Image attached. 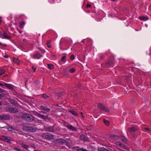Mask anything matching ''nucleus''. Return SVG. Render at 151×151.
<instances>
[{"instance_id":"5fc2aeb1","label":"nucleus","mask_w":151,"mask_h":151,"mask_svg":"<svg viewBox=\"0 0 151 151\" xmlns=\"http://www.w3.org/2000/svg\"><path fill=\"white\" fill-rule=\"evenodd\" d=\"M2 105V103L1 101H0V106H1Z\"/></svg>"},{"instance_id":"6e6d98bb","label":"nucleus","mask_w":151,"mask_h":151,"mask_svg":"<svg viewBox=\"0 0 151 151\" xmlns=\"http://www.w3.org/2000/svg\"><path fill=\"white\" fill-rule=\"evenodd\" d=\"M126 113H123V115H124V116H125V115H126Z\"/></svg>"},{"instance_id":"423d86ee","label":"nucleus","mask_w":151,"mask_h":151,"mask_svg":"<svg viewBox=\"0 0 151 151\" xmlns=\"http://www.w3.org/2000/svg\"><path fill=\"white\" fill-rule=\"evenodd\" d=\"M0 35L2 39H5L8 40H10L11 37L10 36H8L4 32H0Z\"/></svg>"},{"instance_id":"a878e982","label":"nucleus","mask_w":151,"mask_h":151,"mask_svg":"<svg viewBox=\"0 0 151 151\" xmlns=\"http://www.w3.org/2000/svg\"><path fill=\"white\" fill-rule=\"evenodd\" d=\"M139 18L140 20L145 21L147 20L148 19V18L147 17L141 16L139 17Z\"/></svg>"},{"instance_id":"13d9d810","label":"nucleus","mask_w":151,"mask_h":151,"mask_svg":"<svg viewBox=\"0 0 151 151\" xmlns=\"http://www.w3.org/2000/svg\"><path fill=\"white\" fill-rule=\"evenodd\" d=\"M18 30L19 32L21 34L22 33V31H21L19 30L18 29Z\"/></svg>"},{"instance_id":"412c9836","label":"nucleus","mask_w":151,"mask_h":151,"mask_svg":"<svg viewBox=\"0 0 151 151\" xmlns=\"http://www.w3.org/2000/svg\"><path fill=\"white\" fill-rule=\"evenodd\" d=\"M79 147L78 146H76L75 147V148L77 149L76 150L77 151H88L87 150L84 149L83 148H79Z\"/></svg>"},{"instance_id":"338daca9","label":"nucleus","mask_w":151,"mask_h":151,"mask_svg":"<svg viewBox=\"0 0 151 151\" xmlns=\"http://www.w3.org/2000/svg\"><path fill=\"white\" fill-rule=\"evenodd\" d=\"M66 41H67V40H66Z\"/></svg>"},{"instance_id":"2f4dec72","label":"nucleus","mask_w":151,"mask_h":151,"mask_svg":"<svg viewBox=\"0 0 151 151\" xmlns=\"http://www.w3.org/2000/svg\"><path fill=\"white\" fill-rule=\"evenodd\" d=\"M99 57L101 60H103L105 58L104 55L103 54H100L99 55Z\"/></svg>"},{"instance_id":"2eb2a0df","label":"nucleus","mask_w":151,"mask_h":151,"mask_svg":"<svg viewBox=\"0 0 151 151\" xmlns=\"http://www.w3.org/2000/svg\"><path fill=\"white\" fill-rule=\"evenodd\" d=\"M129 131L131 132H134L137 130V129L136 127L134 126L132 127H131L129 128H128Z\"/></svg>"},{"instance_id":"f257e3e1","label":"nucleus","mask_w":151,"mask_h":151,"mask_svg":"<svg viewBox=\"0 0 151 151\" xmlns=\"http://www.w3.org/2000/svg\"><path fill=\"white\" fill-rule=\"evenodd\" d=\"M22 117L27 122H31L35 120L34 117L29 114L24 113L23 114Z\"/></svg>"},{"instance_id":"f3484780","label":"nucleus","mask_w":151,"mask_h":151,"mask_svg":"<svg viewBox=\"0 0 151 151\" xmlns=\"http://www.w3.org/2000/svg\"><path fill=\"white\" fill-rule=\"evenodd\" d=\"M68 111L70 112V113L72 114L73 115H74L75 116H77L78 115V114L77 113V112L75 111L74 110L72 109H69L68 110Z\"/></svg>"},{"instance_id":"f704fd0d","label":"nucleus","mask_w":151,"mask_h":151,"mask_svg":"<svg viewBox=\"0 0 151 151\" xmlns=\"http://www.w3.org/2000/svg\"><path fill=\"white\" fill-rule=\"evenodd\" d=\"M66 58V57L65 56H63L61 59V61L63 62H65V61Z\"/></svg>"},{"instance_id":"c9c22d12","label":"nucleus","mask_w":151,"mask_h":151,"mask_svg":"<svg viewBox=\"0 0 151 151\" xmlns=\"http://www.w3.org/2000/svg\"><path fill=\"white\" fill-rule=\"evenodd\" d=\"M5 93H0V99L4 97L5 96Z\"/></svg>"},{"instance_id":"680f3d73","label":"nucleus","mask_w":151,"mask_h":151,"mask_svg":"<svg viewBox=\"0 0 151 151\" xmlns=\"http://www.w3.org/2000/svg\"><path fill=\"white\" fill-rule=\"evenodd\" d=\"M126 79L127 80H128V77H127L126 78Z\"/></svg>"},{"instance_id":"49530a36","label":"nucleus","mask_w":151,"mask_h":151,"mask_svg":"<svg viewBox=\"0 0 151 151\" xmlns=\"http://www.w3.org/2000/svg\"><path fill=\"white\" fill-rule=\"evenodd\" d=\"M32 68L33 70V71H34V72H35L36 69V67L33 66L32 67Z\"/></svg>"},{"instance_id":"ea45409f","label":"nucleus","mask_w":151,"mask_h":151,"mask_svg":"<svg viewBox=\"0 0 151 151\" xmlns=\"http://www.w3.org/2000/svg\"><path fill=\"white\" fill-rule=\"evenodd\" d=\"M42 97L43 98H49V97L46 94H42Z\"/></svg>"},{"instance_id":"20e7f679","label":"nucleus","mask_w":151,"mask_h":151,"mask_svg":"<svg viewBox=\"0 0 151 151\" xmlns=\"http://www.w3.org/2000/svg\"><path fill=\"white\" fill-rule=\"evenodd\" d=\"M97 106L101 110L107 113L110 112V110L102 104L99 103L97 104Z\"/></svg>"},{"instance_id":"7ed1b4c3","label":"nucleus","mask_w":151,"mask_h":151,"mask_svg":"<svg viewBox=\"0 0 151 151\" xmlns=\"http://www.w3.org/2000/svg\"><path fill=\"white\" fill-rule=\"evenodd\" d=\"M41 137L43 139L50 140L53 139L54 136L50 133H43L41 134Z\"/></svg>"},{"instance_id":"6ab92c4d","label":"nucleus","mask_w":151,"mask_h":151,"mask_svg":"<svg viewBox=\"0 0 151 151\" xmlns=\"http://www.w3.org/2000/svg\"><path fill=\"white\" fill-rule=\"evenodd\" d=\"M69 129L72 131H76V129L75 127H73L72 126L70 125H67L66 126Z\"/></svg>"},{"instance_id":"4c0bfd02","label":"nucleus","mask_w":151,"mask_h":151,"mask_svg":"<svg viewBox=\"0 0 151 151\" xmlns=\"http://www.w3.org/2000/svg\"><path fill=\"white\" fill-rule=\"evenodd\" d=\"M21 145L22 146V147L28 150V148L29 147L28 145L24 144H23V145Z\"/></svg>"},{"instance_id":"393cba45","label":"nucleus","mask_w":151,"mask_h":151,"mask_svg":"<svg viewBox=\"0 0 151 151\" xmlns=\"http://www.w3.org/2000/svg\"><path fill=\"white\" fill-rule=\"evenodd\" d=\"M25 24V22H20L19 23V27L20 28H23Z\"/></svg>"},{"instance_id":"bf43d9fd","label":"nucleus","mask_w":151,"mask_h":151,"mask_svg":"<svg viewBox=\"0 0 151 151\" xmlns=\"http://www.w3.org/2000/svg\"><path fill=\"white\" fill-rule=\"evenodd\" d=\"M22 143H21V144H20V145H23V144H23V142H22Z\"/></svg>"},{"instance_id":"f8f14e48","label":"nucleus","mask_w":151,"mask_h":151,"mask_svg":"<svg viewBox=\"0 0 151 151\" xmlns=\"http://www.w3.org/2000/svg\"><path fill=\"white\" fill-rule=\"evenodd\" d=\"M9 101L10 103L12 104L14 106H17L18 104L17 101H15L12 100L11 98L9 99Z\"/></svg>"},{"instance_id":"0e129e2a","label":"nucleus","mask_w":151,"mask_h":151,"mask_svg":"<svg viewBox=\"0 0 151 151\" xmlns=\"http://www.w3.org/2000/svg\"><path fill=\"white\" fill-rule=\"evenodd\" d=\"M55 106H59L58 104H57L56 105H55Z\"/></svg>"},{"instance_id":"a18cd8bd","label":"nucleus","mask_w":151,"mask_h":151,"mask_svg":"<svg viewBox=\"0 0 151 151\" xmlns=\"http://www.w3.org/2000/svg\"><path fill=\"white\" fill-rule=\"evenodd\" d=\"M35 121L38 123H42L41 122V121L38 119H36L35 120Z\"/></svg>"},{"instance_id":"8fccbe9b","label":"nucleus","mask_w":151,"mask_h":151,"mask_svg":"<svg viewBox=\"0 0 151 151\" xmlns=\"http://www.w3.org/2000/svg\"><path fill=\"white\" fill-rule=\"evenodd\" d=\"M4 57L5 58H8L9 57V56L8 55H5L4 56Z\"/></svg>"},{"instance_id":"5701e85b","label":"nucleus","mask_w":151,"mask_h":151,"mask_svg":"<svg viewBox=\"0 0 151 151\" xmlns=\"http://www.w3.org/2000/svg\"><path fill=\"white\" fill-rule=\"evenodd\" d=\"M97 150L98 151H109L108 150L103 147H99L98 148Z\"/></svg>"},{"instance_id":"e433bc0d","label":"nucleus","mask_w":151,"mask_h":151,"mask_svg":"<svg viewBox=\"0 0 151 151\" xmlns=\"http://www.w3.org/2000/svg\"><path fill=\"white\" fill-rule=\"evenodd\" d=\"M40 114V113L38 112H36V111H35L34 112V114L35 115L37 116H38V117H39Z\"/></svg>"},{"instance_id":"7c9ffc66","label":"nucleus","mask_w":151,"mask_h":151,"mask_svg":"<svg viewBox=\"0 0 151 151\" xmlns=\"http://www.w3.org/2000/svg\"><path fill=\"white\" fill-rule=\"evenodd\" d=\"M48 67L50 69H52L54 68V65L51 64H49L47 65Z\"/></svg>"},{"instance_id":"9d476101","label":"nucleus","mask_w":151,"mask_h":151,"mask_svg":"<svg viewBox=\"0 0 151 151\" xmlns=\"http://www.w3.org/2000/svg\"><path fill=\"white\" fill-rule=\"evenodd\" d=\"M81 140L84 141H89V138L83 134L81 135L80 137Z\"/></svg>"},{"instance_id":"f03ea898","label":"nucleus","mask_w":151,"mask_h":151,"mask_svg":"<svg viewBox=\"0 0 151 151\" xmlns=\"http://www.w3.org/2000/svg\"><path fill=\"white\" fill-rule=\"evenodd\" d=\"M23 130L24 131L33 132L36 131L37 129L33 127L27 126H24L23 128Z\"/></svg>"},{"instance_id":"de8ad7c7","label":"nucleus","mask_w":151,"mask_h":151,"mask_svg":"<svg viewBox=\"0 0 151 151\" xmlns=\"http://www.w3.org/2000/svg\"><path fill=\"white\" fill-rule=\"evenodd\" d=\"M5 90L1 88H0V93H3L4 92Z\"/></svg>"},{"instance_id":"09e8293b","label":"nucleus","mask_w":151,"mask_h":151,"mask_svg":"<svg viewBox=\"0 0 151 151\" xmlns=\"http://www.w3.org/2000/svg\"><path fill=\"white\" fill-rule=\"evenodd\" d=\"M91 5L90 4H87L86 6L87 8H88L91 7Z\"/></svg>"},{"instance_id":"c03bdc74","label":"nucleus","mask_w":151,"mask_h":151,"mask_svg":"<svg viewBox=\"0 0 151 151\" xmlns=\"http://www.w3.org/2000/svg\"><path fill=\"white\" fill-rule=\"evenodd\" d=\"M5 141L7 142H8V143H10L11 142V140L10 139H8L6 138L5 139Z\"/></svg>"},{"instance_id":"4d7b16f0","label":"nucleus","mask_w":151,"mask_h":151,"mask_svg":"<svg viewBox=\"0 0 151 151\" xmlns=\"http://www.w3.org/2000/svg\"><path fill=\"white\" fill-rule=\"evenodd\" d=\"M81 42H83V43H84V40H83L82 41H81Z\"/></svg>"},{"instance_id":"37998d69","label":"nucleus","mask_w":151,"mask_h":151,"mask_svg":"<svg viewBox=\"0 0 151 151\" xmlns=\"http://www.w3.org/2000/svg\"><path fill=\"white\" fill-rule=\"evenodd\" d=\"M0 45H1V46H2V47H6L7 46V45L6 44H3V43H1V42H0Z\"/></svg>"},{"instance_id":"a19ab883","label":"nucleus","mask_w":151,"mask_h":151,"mask_svg":"<svg viewBox=\"0 0 151 151\" xmlns=\"http://www.w3.org/2000/svg\"><path fill=\"white\" fill-rule=\"evenodd\" d=\"M75 58L74 55L73 54H72L71 55L70 57V59L71 60H73Z\"/></svg>"},{"instance_id":"864d4df0","label":"nucleus","mask_w":151,"mask_h":151,"mask_svg":"<svg viewBox=\"0 0 151 151\" xmlns=\"http://www.w3.org/2000/svg\"><path fill=\"white\" fill-rule=\"evenodd\" d=\"M39 49H40V50H42V52H43H43H44V50H42L41 49V48H39Z\"/></svg>"},{"instance_id":"a211bd4d","label":"nucleus","mask_w":151,"mask_h":151,"mask_svg":"<svg viewBox=\"0 0 151 151\" xmlns=\"http://www.w3.org/2000/svg\"><path fill=\"white\" fill-rule=\"evenodd\" d=\"M39 117L45 120L47 119L48 118V116H45L41 114H40Z\"/></svg>"},{"instance_id":"4468645a","label":"nucleus","mask_w":151,"mask_h":151,"mask_svg":"<svg viewBox=\"0 0 151 151\" xmlns=\"http://www.w3.org/2000/svg\"><path fill=\"white\" fill-rule=\"evenodd\" d=\"M40 108L41 109L47 112H49L50 110V108L45 106H40Z\"/></svg>"},{"instance_id":"72a5a7b5","label":"nucleus","mask_w":151,"mask_h":151,"mask_svg":"<svg viewBox=\"0 0 151 151\" xmlns=\"http://www.w3.org/2000/svg\"><path fill=\"white\" fill-rule=\"evenodd\" d=\"M5 72V70L3 69H0V75H1L4 74Z\"/></svg>"},{"instance_id":"cd10ccee","label":"nucleus","mask_w":151,"mask_h":151,"mask_svg":"<svg viewBox=\"0 0 151 151\" xmlns=\"http://www.w3.org/2000/svg\"><path fill=\"white\" fill-rule=\"evenodd\" d=\"M143 131L145 132L148 131L150 132L151 131V129L148 127H145L143 128Z\"/></svg>"},{"instance_id":"c85d7f7f","label":"nucleus","mask_w":151,"mask_h":151,"mask_svg":"<svg viewBox=\"0 0 151 151\" xmlns=\"http://www.w3.org/2000/svg\"><path fill=\"white\" fill-rule=\"evenodd\" d=\"M12 106L10 107H7L6 108L5 110L6 111L9 112H11Z\"/></svg>"},{"instance_id":"0eeeda50","label":"nucleus","mask_w":151,"mask_h":151,"mask_svg":"<svg viewBox=\"0 0 151 151\" xmlns=\"http://www.w3.org/2000/svg\"><path fill=\"white\" fill-rule=\"evenodd\" d=\"M10 116L9 115L3 114L0 115V120H8L10 119Z\"/></svg>"},{"instance_id":"e2e57ef3","label":"nucleus","mask_w":151,"mask_h":151,"mask_svg":"<svg viewBox=\"0 0 151 151\" xmlns=\"http://www.w3.org/2000/svg\"><path fill=\"white\" fill-rule=\"evenodd\" d=\"M82 115V116L83 117V118H84V116L83 115Z\"/></svg>"},{"instance_id":"39448f33","label":"nucleus","mask_w":151,"mask_h":151,"mask_svg":"<svg viewBox=\"0 0 151 151\" xmlns=\"http://www.w3.org/2000/svg\"><path fill=\"white\" fill-rule=\"evenodd\" d=\"M114 58H112L111 59L109 60L104 65V67L106 68L111 66H113V65L114 63Z\"/></svg>"},{"instance_id":"603ef678","label":"nucleus","mask_w":151,"mask_h":151,"mask_svg":"<svg viewBox=\"0 0 151 151\" xmlns=\"http://www.w3.org/2000/svg\"><path fill=\"white\" fill-rule=\"evenodd\" d=\"M0 85L1 86H4V85L3 84H1V83H0Z\"/></svg>"},{"instance_id":"69168bd1","label":"nucleus","mask_w":151,"mask_h":151,"mask_svg":"<svg viewBox=\"0 0 151 151\" xmlns=\"http://www.w3.org/2000/svg\"><path fill=\"white\" fill-rule=\"evenodd\" d=\"M81 114V115H83L82 114V112H81V113H80Z\"/></svg>"},{"instance_id":"6e6552de","label":"nucleus","mask_w":151,"mask_h":151,"mask_svg":"<svg viewBox=\"0 0 151 151\" xmlns=\"http://www.w3.org/2000/svg\"><path fill=\"white\" fill-rule=\"evenodd\" d=\"M116 145H118L120 147L122 148L123 149L127 150V151H129L130 150V149L129 147H128L122 144V143L117 142L116 143Z\"/></svg>"},{"instance_id":"aec40b11","label":"nucleus","mask_w":151,"mask_h":151,"mask_svg":"<svg viewBox=\"0 0 151 151\" xmlns=\"http://www.w3.org/2000/svg\"><path fill=\"white\" fill-rule=\"evenodd\" d=\"M18 110L17 108L15 107L12 106L11 112L15 113L18 112Z\"/></svg>"},{"instance_id":"dca6fc26","label":"nucleus","mask_w":151,"mask_h":151,"mask_svg":"<svg viewBox=\"0 0 151 151\" xmlns=\"http://www.w3.org/2000/svg\"><path fill=\"white\" fill-rule=\"evenodd\" d=\"M120 136L111 134L110 135V137L112 139H117L120 138Z\"/></svg>"},{"instance_id":"1a4fd4ad","label":"nucleus","mask_w":151,"mask_h":151,"mask_svg":"<svg viewBox=\"0 0 151 151\" xmlns=\"http://www.w3.org/2000/svg\"><path fill=\"white\" fill-rule=\"evenodd\" d=\"M42 56V54H41L39 52H37L33 55V58L35 59H39Z\"/></svg>"},{"instance_id":"bb28decb","label":"nucleus","mask_w":151,"mask_h":151,"mask_svg":"<svg viewBox=\"0 0 151 151\" xmlns=\"http://www.w3.org/2000/svg\"><path fill=\"white\" fill-rule=\"evenodd\" d=\"M103 122L104 124L107 126H108L109 125V122L108 121L104 119H103Z\"/></svg>"},{"instance_id":"052dcab7","label":"nucleus","mask_w":151,"mask_h":151,"mask_svg":"<svg viewBox=\"0 0 151 151\" xmlns=\"http://www.w3.org/2000/svg\"><path fill=\"white\" fill-rule=\"evenodd\" d=\"M28 81V80H27L25 82V85H26V83Z\"/></svg>"},{"instance_id":"c756f323","label":"nucleus","mask_w":151,"mask_h":151,"mask_svg":"<svg viewBox=\"0 0 151 151\" xmlns=\"http://www.w3.org/2000/svg\"><path fill=\"white\" fill-rule=\"evenodd\" d=\"M121 140L124 142H127V139L126 138L124 137H120Z\"/></svg>"},{"instance_id":"9b49d317","label":"nucleus","mask_w":151,"mask_h":151,"mask_svg":"<svg viewBox=\"0 0 151 151\" xmlns=\"http://www.w3.org/2000/svg\"><path fill=\"white\" fill-rule=\"evenodd\" d=\"M57 141H58L60 144L61 145L68 143V142L66 140L62 138L57 139Z\"/></svg>"},{"instance_id":"473e14b6","label":"nucleus","mask_w":151,"mask_h":151,"mask_svg":"<svg viewBox=\"0 0 151 151\" xmlns=\"http://www.w3.org/2000/svg\"><path fill=\"white\" fill-rule=\"evenodd\" d=\"M46 44L48 47L49 48H51V46L50 44V41H47Z\"/></svg>"},{"instance_id":"b1692460","label":"nucleus","mask_w":151,"mask_h":151,"mask_svg":"<svg viewBox=\"0 0 151 151\" xmlns=\"http://www.w3.org/2000/svg\"><path fill=\"white\" fill-rule=\"evenodd\" d=\"M47 131L50 132H52L54 130V129L51 127H46Z\"/></svg>"},{"instance_id":"3c124183","label":"nucleus","mask_w":151,"mask_h":151,"mask_svg":"<svg viewBox=\"0 0 151 151\" xmlns=\"http://www.w3.org/2000/svg\"><path fill=\"white\" fill-rule=\"evenodd\" d=\"M2 21V17H0V23H1Z\"/></svg>"},{"instance_id":"58836bf2","label":"nucleus","mask_w":151,"mask_h":151,"mask_svg":"<svg viewBox=\"0 0 151 151\" xmlns=\"http://www.w3.org/2000/svg\"><path fill=\"white\" fill-rule=\"evenodd\" d=\"M75 69L73 68L71 69L69 71L71 73H74L75 72Z\"/></svg>"},{"instance_id":"79ce46f5","label":"nucleus","mask_w":151,"mask_h":151,"mask_svg":"<svg viewBox=\"0 0 151 151\" xmlns=\"http://www.w3.org/2000/svg\"><path fill=\"white\" fill-rule=\"evenodd\" d=\"M14 150H17V151H21V149L20 148H17V147H14Z\"/></svg>"},{"instance_id":"4be33fe9","label":"nucleus","mask_w":151,"mask_h":151,"mask_svg":"<svg viewBox=\"0 0 151 151\" xmlns=\"http://www.w3.org/2000/svg\"><path fill=\"white\" fill-rule=\"evenodd\" d=\"M13 60L14 62L17 65L19 64L20 61L18 58H13Z\"/></svg>"},{"instance_id":"ddd939ff","label":"nucleus","mask_w":151,"mask_h":151,"mask_svg":"<svg viewBox=\"0 0 151 151\" xmlns=\"http://www.w3.org/2000/svg\"><path fill=\"white\" fill-rule=\"evenodd\" d=\"M4 86L8 89L11 90H13L14 89V87L13 85L10 84H7L4 83Z\"/></svg>"},{"instance_id":"774afa93","label":"nucleus","mask_w":151,"mask_h":151,"mask_svg":"<svg viewBox=\"0 0 151 151\" xmlns=\"http://www.w3.org/2000/svg\"><path fill=\"white\" fill-rule=\"evenodd\" d=\"M101 65H104L103 64H102Z\"/></svg>"}]
</instances>
